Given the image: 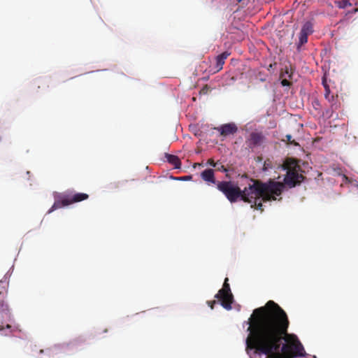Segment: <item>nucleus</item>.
Instances as JSON below:
<instances>
[{"instance_id": "f8f14e48", "label": "nucleus", "mask_w": 358, "mask_h": 358, "mask_svg": "<svg viewBox=\"0 0 358 358\" xmlns=\"http://www.w3.org/2000/svg\"><path fill=\"white\" fill-rule=\"evenodd\" d=\"M280 78H287L289 79H292V69H289L288 66H285L284 69H282V71L280 73Z\"/></svg>"}, {"instance_id": "20e7f679", "label": "nucleus", "mask_w": 358, "mask_h": 358, "mask_svg": "<svg viewBox=\"0 0 358 358\" xmlns=\"http://www.w3.org/2000/svg\"><path fill=\"white\" fill-rule=\"evenodd\" d=\"M283 169L287 170V173L284 178V182H281L284 187L285 185L289 186L290 188L299 185L304 179L302 174L298 173L296 168L298 167L296 162L291 159H287L284 162ZM285 189V188H283ZM284 190H282L283 192Z\"/></svg>"}, {"instance_id": "0eeeda50", "label": "nucleus", "mask_w": 358, "mask_h": 358, "mask_svg": "<svg viewBox=\"0 0 358 358\" xmlns=\"http://www.w3.org/2000/svg\"><path fill=\"white\" fill-rule=\"evenodd\" d=\"M216 129L220 131L222 136H224L234 134L238 131V128L234 123L222 124L220 127L216 128Z\"/></svg>"}, {"instance_id": "9b49d317", "label": "nucleus", "mask_w": 358, "mask_h": 358, "mask_svg": "<svg viewBox=\"0 0 358 358\" xmlns=\"http://www.w3.org/2000/svg\"><path fill=\"white\" fill-rule=\"evenodd\" d=\"M301 32L309 36L313 32V26L310 22H306L302 27Z\"/></svg>"}, {"instance_id": "6e6552de", "label": "nucleus", "mask_w": 358, "mask_h": 358, "mask_svg": "<svg viewBox=\"0 0 358 358\" xmlns=\"http://www.w3.org/2000/svg\"><path fill=\"white\" fill-rule=\"evenodd\" d=\"M229 55L230 53L226 51L215 57V66L214 67L215 72H218L222 69L225 60Z\"/></svg>"}, {"instance_id": "9d476101", "label": "nucleus", "mask_w": 358, "mask_h": 358, "mask_svg": "<svg viewBox=\"0 0 358 358\" xmlns=\"http://www.w3.org/2000/svg\"><path fill=\"white\" fill-rule=\"evenodd\" d=\"M166 158L169 163L174 166L175 169L180 168L181 162L178 157L173 155L166 154Z\"/></svg>"}, {"instance_id": "f257e3e1", "label": "nucleus", "mask_w": 358, "mask_h": 358, "mask_svg": "<svg viewBox=\"0 0 358 358\" xmlns=\"http://www.w3.org/2000/svg\"><path fill=\"white\" fill-rule=\"evenodd\" d=\"M247 348L267 358L304 357L305 350L294 334H288L289 321L285 310L273 301L255 309L247 322Z\"/></svg>"}, {"instance_id": "dca6fc26", "label": "nucleus", "mask_w": 358, "mask_h": 358, "mask_svg": "<svg viewBox=\"0 0 358 358\" xmlns=\"http://www.w3.org/2000/svg\"><path fill=\"white\" fill-rule=\"evenodd\" d=\"M286 141L289 144L294 145H298V143H296L294 140H292V137L290 134H287L285 136Z\"/></svg>"}, {"instance_id": "39448f33", "label": "nucleus", "mask_w": 358, "mask_h": 358, "mask_svg": "<svg viewBox=\"0 0 358 358\" xmlns=\"http://www.w3.org/2000/svg\"><path fill=\"white\" fill-rule=\"evenodd\" d=\"M228 280L229 279L226 278L222 288L219 290L218 293L215 294V297L220 301L221 305L223 308L227 310H231L234 297L231 294Z\"/></svg>"}, {"instance_id": "a211bd4d", "label": "nucleus", "mask_w": 358, "mask_h": 358, "mask_svg": "<svg viewBox=\"0 0 358 358\" xmlns=\"http://www.w3.org/2000/svg\"><path fill=\"white\" fill-rule=\"evenodd\" d=\"M330 96V88L329 86H327L326 89L324 90V97L325 99H329Z\"/></svg>"}, {"instance_id": "f03ea898", "label": "nucleus", "mask_w": 358, "mask_h": 358, "mask_svg": "<svg viewBox=\"0 0 358 358\" xmlns=\"http://www.w3.org/2000/svg\"><path fill=\"white\" fill-rule=\"evenodd\" d=\"M250 183L244 189L235 186L231 181H222L217 183V188L222 192L227 199L234 203L241 198L244 202L250 203L252 208L262 212V201H275L276 196L282 193L284 185L280 182L269 179L264 182L259 180H250Z\"/></svg>"}, {"instance_id": "b1692460", "label": "nucleus", "mask_w": 358, "mask_h": 358, "mask_svg": "<svg viewBox=\"0 0 358 358\" xmlns=\"http://www.w3.org/2000/svg\"><path fill=\"white\" fill-rule=\"evenodd\" d=\"M11 327H11L10 324H7V325L6 326V329H11Z\"/></svg>"}, {"instance_id": "ddd939ff", "label": "nucleus", "mask_w": 358, "mask_h": 358, "mask_svg": "<svg viewBox=\"0 0 358 358\" xmlns=\"http://www.w3.org/2000/svg\"><path fill=\"white\" fill-rule=\"evenodd\" d=\"M326 99L328 100V101L329 102L330 106H331L332 110L337 109V108H338V105H337L338 96L337 95L336 96L330 95L329 99Z\"/></svg>"}, {"instance_id": "412c9836", "label": "nucleus", "mask_w": 358, "mask_h": 358, "mask_svg": "<svg viewBox=\"0 0 358 358\" xmlns=\"http://www.w3.org/2000/svg\"><path fill=\"white\" fill-rule=\"evenodd\" d=\"M208 306L210 307L211 309H213L214 305L216 303L215 301H208Z\"/></svg>"}, {"instance_id": "1a4fd4ad", "label": "nucleus", "mask_w": 358, "mask_h": 358, "mask_svg": "<svg viewBox=\"0 0 358 358\" xmlns=\"http://www.w3.org/2000/svg\"><path fill=\"white\" fill-rule=\"evenodd\" d=\"M201 176L203 180L208 182L213 183V184L216 183V181L215 179V176H214V171L213 169H208L204 170L201 173Z\"/></svg>"}, {"instance_id": "4468645a", "label": "nucleus", "mask_w": 358, "mask_h": 358, "mask_svg": "<svg viewBox=\"0 0 358 358\" xmlns=\"http://www.w3.org/2000/svg\"><path fill=\"white\" fill-rule=\"evenodd\" d=\"M308 35H306V34H303L302 32L300 31L299 33V44H298V49H299L300 46L303 45V44L306 43L307 41H308Z\"/></svg>"}, {"instance_id": "423d86ee", "label": "nucleus", "mask_w": 358, "mask_h": 358, "mask_svg": "<svg viewBox=\"0 0 358 358\" xmlns=\"http://www.w3.org/2000/svg\"><path fill=\"white\" fill-rule=\"evenodd\" d=\"M266 141V138L262 132L252 131L250 134L246 143L250 148L253 149L262 145Z\"/></svg>"}, {"instance_id": "f3484780", "label": "nucleus", "mask_w": 358, "mask_h": 358, "mask_svg": "<svg viewBox=\"0 0 358 358\" xmlns=\"http://www.w3.org/2000/svg\"><path fill=\"white\" fill-rule=\"evenodd\" d=\"M281 85L282 86H290L292 83L290 81H289L288 78H282L281 80Z\"/></svg>"}, {"instance_id": "a878e982", "label": "nucleus", "mask_w": 358, "mask_h": 358, "mask_svg": "<svg viewBox=\"0 0 358 358\" xmlns=\"http://www.w3.org/2000/svg\"><path fill=\"white\" fill-rule=\"evenodd\" d=\"M355 5H357V6L358 5V0H356V1H355Z\"/></svg>"}, {"instance_id": "aec40b11", "label": "nucleus", "mask_w": 358, "mask_h": 358, "mask_svg": "<svg viewBox=\"0 0 358 358\" xmlns=\"http://www.w3.org/2000/svg\"><path fill=\"white\" fill-rule=\"evenodd\" d=\"M207 163H208V164H209L213 167H216L218 165V162H215L213 159H209L208 160Z\"/></svg>"}, {"instance_id": "6ab92c4d", "label": "nucleus", "mask_w": 358, "mask_h": 358, "mask_svg": "<svg viewBox=\"0 0 358 358\" xmlns=\"http://www.w3.org/2000/svg\"><path fill=\"white\" fill-rule=\"evenodd\" d=\"M217 170L218 171H220L222 172H227V169L222 164H219L217 165Z\"/></svg>"}, {"instance_id": "2eb2a0df", "label": "nucleus", "mask_w": 358, "mask_h": 358, "mask_svg": "<svg viewBox=\"0 0 358 358\" xmlns=\"http://www.w3.org/2000/svg\"><path fill=\"white\" fill-rule=\"evenodd\" d=\"M273 168L272 161L269 159H266L264 162L263 170L266 171Z\"/></svg>"}, {"instance_id": "4be33fe9", "label": "nucleus", "mask_w": 358, "mask_h": 358, "mask_svg": "<svg viewBox=\"0 0 358 358\" xmlns=\"http://www.w3.org/2000/svg\"><path fill=\"white\" fill-rule=\"evenodd\" d=\"M322 85L324 86V90L326 89L327 86H329V85L327 83V79L324 76L322 78Z\"/></svg>"}, {"instance_id": "7ed1b4c3", "label": "nucleus", "mask_w": 358, "mask_h": 358, "mask_svg": "<svg viewBox=\"0 0 358 358\" xmlns=\"http://www.w3.org/2000/svg\"><path fill=\"white\" fill-rule=\"evenodd\" d=\"M54 198L55 202L49 209L48 213H51L58 208L86 200L89 198V195L85 193H76L69 189L62 193H55Z\"/></svg>"}, {"instance_id": "5701e85b", "label": "nucleus", "mask_w": 358, "mask_h": 358, "mask_svg": "<svg viewBox=\"0 0 358 358\" xmlns=\"http://www.w3.org/2000/svg\"><path fill=\"white\" fill-rule=\"evenodd\" d=\"M350 0H343L344 3H345V6H352V3L350 2Z\"/></svg>"}, {"instance_id": "bb28decb", "label": "nucleus", "mask_w": 358, "mask_h": 358, "mask_svg": "<svg viewBox=\"0 0 358 358\" xmlns=\"http://www.w3.org/2000/svg\"><path fill=\"white\" fill-rule=\"evenodd\" d=\"M355 11H358V8H357V9H355Z\"/></svg>"}, {"instance_id": "393cba45", "label": "nucleus", "mask_w": 358, "mask_h": 358, "mask_svg": "<svg viewBox=\"0 0 358 358\" xmlns=\"http://www.w3.org/2000/svg\"><path fill=\"white\" fill-rule=\"evenodd\" d=\"M4 329V327L3 326H0V331H3Z\"/></svg>"}]
</instances>
